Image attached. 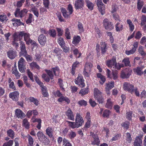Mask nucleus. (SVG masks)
Returning <instances> with one entry per match:
<instances>
[{
  "label": "nucleus",
  "mask_w": 146,
  "mask_h": 146,
  "mask_svg": "<svg viewBox=\"0 0 146 146\" xmlns=\"http://www.w3.org/2000/svg\"><path fill=\"white\" fill-rule=\"evenodd\" d=\"M12 21L15 22L14 23H13V25H20L23 24V23L21 22L20 19H17L15 18L13 19L12 20Z\"/></svg>",
  "instance_id": "79ce46f5"
},
{
  "label": "nucleus",
  "mask_w": 146,
  "mask_h": 146,
  "mask_svg": "<svg viewBox=\"0 0 146 146\" xmlns=\"http://www.w3.org/2000/svg\"><path fill=\"white\" fill-rule=\"evenodd\" d=\"M29 99L30 101L33 102L36 106H38L39 104L38 101L36 99L31 97L29 98Z\"/></svg>",
  "instance_id": "603ef678"
},
{
  "label": "nucleus",
  "mask_w": 146,
  "mask_h": 146,
  "mask_svg": "<svg viewBox=\"0 0 146 146\" xmlns=\"http://www.w3.org/2000/svg\"><path fill=\"white\" fill-rule=\"evenodd\" d=\"M92 67L93 65L91 62H88L86 63L83 71L85 77H88L89 76Z\"/></svg>",
  "instance_id": "7ed1b4c3"
},
{
  "label": "nucleus",
  "mask_w": 146,
  "mask_h": 146,
  "mask_svg": "<svg viewBox=\"0 0 146 146\" xmlns=\"http://www.w3.org/2000/svg\"><path fill=\"white\" fill-rule=\"evenodd\" d=\"M85 2L88 8L90 10H92L94 6L93 4L88 0H86Z\"/></svg>",
  "instance_id": "58836bf2"
},
{
  "label": "nucleus",
  "mask_w": 146,
  "mask_h": 146,
  "mask_svg": "<svg viewBox=\"0 0 146 146\" xmlns=\"http://www.w3.org/2000/svg\"><path fill=\"white\" fill-rule=\"evenodd\" d=\"M22 38L23 36L25 41L26 42L27 44H29L30 43L31 45L34 46H36V42L33 40L31 39L30 38L29 34L25 33L23 31H22Z\"/></svg>",
  "instance_id": "20e7f679"
},
{
  "label": "nucleus",
  "mask_w": 146,
  "mask_h": 146,
  "mask_svg": "<svg viewBox=\"0 0 146 146\" xmlns=\"http://www.w3.org/2000/svg\"><path fill=\"white\" fill-rule=\"evenodd\" d=\"M37 136L38 140L42 145L47 146L49 144L50 142L49 139L42 132L38 131L37 133Z\"/></svg>",
  "instance_id": "f257e3e1"
},
{
  "label": "nucleus",
  "mask_w": 146,
  "mask_h": 146,
  "mask_svg": "<svg viewBox=\"0 0 146 146\" xmlns=\"http://www.w3.org/2000/svg\"><path fill=\"white\" fill-rule=\"evenodd\" d=\"M8 57L11 59H13L17 56V52L14 50H10L7 52Z\"/></svg>",
  "instance_id": "dca6fc26"
},
{
  "label": "nucleus",
  "mask_w": 146,
  "mask_h": 146,
  "mask_svg": "<svg viewBox=\"0 0 146 146\" xmlns=\"http://www.w3.org/2000/svg\"><path fill=\"white\" fill-rule=\"evenodd\" d=\"M126 140L127 143H130L132 140L131 135L129 133H125Z\"/></svg>",
  "instance_id": "4c0bfd02"
},
{
  "label": "nucleus",
  "mask_w": 146,
  "mask_h": 146,
  "mask_svg": "<svg viewBox=\"0 0 146 146\" xmlns=\"http://www.w3.org/2000/svg\"><path fill=\"white\" fill-rule=\"evenodd\" d=\"M110 113V112L109 110H106L104 111L102 116L104 117H108Z\"/></svg>",
  "instance_id": "5fc2aeb1"
},
{
  "label": "nucleus",
  "mask_w": 146,
  "mask_h": 146,
  "mask_svg": "<svg viewBox=\"0 0 146 146\" xmlns=\"http://www.w3.org/2000/svg\"><path fill=\"white\" fill-rule=\"evenodd\" d=\"M132 72V70L129 68L123 69L121 71L120 77L123 79H127L131 75Z\"/></svg>",
  "instance_id": "39448f33"
},
{
  "label": "nucleus",
  "mask_w": 146,
  "mask_h": 146,
  "mask_svg": "<svg viewBox=\"0 0 146 146\" xmlns=\"http://www.w3.org/2000/svg\"><path fill=\"white\" fill-rule=\"evenodd\" d=\"M58 101L60 103H62L63 101H65L67 104H68L70 103V100L66 97L64 96L63 95L58 99Z\"/></svg>",
  "instance_id": "a878e982"
},
{
  "label": "nucleus",
  "mask_w": 146,
  "mask_h": 146,
  "mask_svg": "<svg viewBox=\"0 0 146 146\" xmlns=\"http://www.w3.org/2000/svg\"><path fill=\"white\" fill-rule=\"evenodd\" d=\"M27 12L28 10L26 9L20 11L19 8H17L14 13V15L15 17H19L22 18L26 15Z\"/></svg>",
  "instance_id": "0eeeda50"
},
{
  "label": "nucleus",
  "mask_w": 146,
  "mask_h": 146,
  "mask_svg": "<svg viewBox=\"0 0 146 146\" xmlns=\"http://www.w3.org/2000/svg\"><path fill=\"white\" fill-rule=\"evenodd\" d=\"M58 42L59 44L61 47H63V46L65 44V42L63 38L61 37L59 38Z\"/></svg>",
  "instance_id": "4d7b16f0"
},
{
  "label": "nucleus",
  "mask_w": 146,
  "mask_h": 146,
  "mask_svg": "<svg viewBox=\"0 0 146 146\" xmlns=\"http://www.w3.org/2000/svg\"><path fill=\"white\" fill-rule=\"evenodd\" d=\"M13 143V141L9 140L8 142L5 143L3 145V146H12Z\"/></svg>",
  "instance_id": "774afa93"
},
{
  "label": "nucleus",
  "mask_w": 146,
  "mask_h": 146,
  "mask_svg": "<svg viewBox=\"0 0 146 146\" xmlns=\"http://www.w3.org/2000/svg\"><path fill=\"white\" fill-rule=\"evenodd\" d=\"M65 114L68 119L72 121L74 120V115L72 111L69 108V109L66 111Z\"/></svg>",
  "instance_id": "4468645a"
},
{
  "label": "nucleus",
  "mask_w": 146,
  "mask_h": 146,
  "mask_svg": "<svg viewBox=\"0 0 146 146\" xmlns=\"http://www.w3.org/2000/svg\"><path fill=\"white\" fill-rule=\"evenodd\" d=\"M133 71L134 72L136 73L137 75L141 76L143 73V71H142L141 68L140 67H137V68L133 69Z\"/></svg>",
  "instance_id": "2f4dec72"
},
{
  "label": "nucleus",
  "mask_w": 146,
  "mask_h": 146,
  "mask_svg": "<svg viewBox=\"0 0 146 146\" xmlns=\"http://www.w3.org/2000/svg\"><path fill=\"white\" fill-rule=\"evenodd\" d=\"M30 65L31 68L32 69L34 68H36L37 69H40V67L35 62H32L30 64Z\"/></svg>",
  "instance_id": "49530a36"
},
{
  "label": "nucleus",
  "mask_w": 146,
  "mask_h": 146,
  "mask_svg": "<svg viewBox=\"0 0 146 146\" xmlns=\"http://www.w3.org/2000/svg\"><path fill=\"white\" fill-rule=\"evenodd\" d=\"M143 5V2L140 0H138L137 3V8L139 10H140Z\"/></svg>",
  "instance_id": "13d9d810"
},
{
  "label": "nucleus",
  "mask_w": 146,
  "mask_h": 146,
  "mask_svg": "<svg viewBox=\"0 0 146 146\" xmlns=\"http://www.w3.org/2000/svg\"><path fill=\"white\" fill-rule=\"evenodd\" d=\"M114 82H111L106 84L105 90L106 91H109L114 87Z\"/></svg>",
  "instance_id": "393cba45"
},
{
  "label": "nucleus",
  "mask_w": 146,
  "mask_h": 146,
  "mask_svg": "<svg viewBox=\"0 0 146 146\" xmlns=\"http://www.w3.org/2000/svg\"><path fill=\"white\" fill-rule=\"evenodd\" d=\"M142 137L141 136H137L133 142L134 146H142Z\"/></svg>",
  "instance_id": "ddd939ff"
},
{
  "label": "nucleus",
  "mask_w": 146,
  "mask_h": 146,
  "mask_svg": "<svg viewBox=\"0 0 146 146\" xmlns=\"http://www.w3.org/2000/svg\"><path fill=\"white\" fill-rule=\"evenodd\" d=\"M141 26L145 25L146 24V16L143 15L141 16Z\"/></svg>",
  "instance_id": "3c124183"
},
{
  "label": "nucleus",
  "mask_w": 146,
  "mask_h": 146,
  "mask_svg": "<svg viewBox=\"0 0 146 146\" xmlns=\"http://www.w3.org/2000/svg\"><path fill=\"white\" fill-rule=\"evenodd\" d=\"M133 112L131 111L127 112L126 114V118L128 120H130L131 119L132 117V114Z\"/></svg>",
  "instance_id": "8fccbe9b"
},
{
  "label": "nucleus",
  "mask_w": 146,
  "mask_h": 146,
  "mask_svg": "<svg viewBox=\"0 0 146 146\" xmlns=\"http://www.w3.org/2000/svg\"><path fill=\"white\" fill-rule=\"evenodd\" d=\"M84 81L82 76L79 75L78 77L75 79V82L76 84L78 85L81 87H83L85 86Z\"/></svg>",
  "instance_id": "9b49d317"
},
{
  "label": "nucleus",
  "mask_w": 146,
  "mask_h": 146,
  "mask_svg": "<svg viewBox=\"0 0 146 146\" xmlns=\"http://www.w3.org/2000/svg\"><path fill=\"white\" fill-rule=\"evenodd\" d=\"M96 75L97 77L100 78L101 80V81H100V83L102 85H103L106 80L105 76L102 75L101 74L99 73H97Z\"/></svg>",
  "instance_id": "c756f323"
},
{
  "label": "nucleus",
  "mask_w": 146,
  "mask_h": 146,
  "mask_svg": "<svg viewBox=\"0 0 146 146\" xmlns=\"http://www.w3.org/2000/svg\"><path fill=\"white\" fill-rule=\"evenodd\" d=\"M18 68L19 71L21 73L25 71V61L24 59L21 57L18 62Z\"/></svg>",
  "instance_id": "423d86ee"
},
{
  "label": "nucleus",
  "mask_w": 146,
  "mask_h": 146,
  "mask_svg": "<svg viewBox=\"0 0 146 146\" xmlns=\"http://www.w3.org/2000/svg\"><path fill=\"white\" fill-rule=\"evenodd\" d=\"M46 131L47 135L50 137L51 138L52 137L54 130L52 127H48L46 129Z\"/></svg>",
  "instance_id": "c85d7f7f"
},
{
  "label": "nucleus",
  "mask_w": 146,
  "mask_h": 146,
  "mask_svg": "<svg viewBox=\"0 0 146 146\" xmlns=\"http://www.w3.org/2000/svg\"><path fill=\"white\" fill-rule=\"evenodd\" d=\"M81 40L80 37L79 36H75L73 38L72 43L76 45L78 44Z\"/></svg>",
  "instance_id": "c9c22d12"
},
{
  "label": "nucleus",
  "mask_w": 146,
  "mask_h": 146,
  "mask_svg": "<svg viewBox=\"0 0 146 146\" xmlns=\"http://www.w3.org/2000/svg\"><path fill=\"white\" fill-rule=\"evenodd\" d=\"M121 125L124 128L127 129L129 128V127L130 125V123L127 121H126L122 123Z\"/></svg>",
  "instance_id": "e2e57ef3"
},
{
  "label": "nucleus",
  "mask_w": 146,
  "mask_h": 146,
  "mask_svg": "<svg viewBox=\"0 0 146 146\" xmlns=\"http://www.w3.org/2000/svg\"><path fill=\"white\" fill-rule=\"evenodd\" d=\"M112 106L113 104L111 101V99L110 98L108 99L107 100V103L106 104V107L108 108L111 109Z\"/></svg>",
  "instance_id": "37998d69"
},
{
  "label": "nucleus",
  "mask_w": 146,
  "mask_h": 146,
  "mask_svg": "<svg viewBox=\"0 0 146 146\" xmlns=\"http://www.w3.org/2000/svg\"><path fill=\"white\" fill-rule=\"evenodd\" d=\"M101 52L104 54L106 52L107 50V44L105 42H102L100 43Z\"/></svg>",
  "instance_id": "bb28decb"
},
{
  "label": "nucleus",
  "mask_w": 146,
  "mask_h": 146,
  "mask_svg": "<svg viewBox=\"0 0 146 146\" xmlns=\"http://www.w3.org/2000/svg\"><path fill=\"white\" fill-rule=\"evenodd\" d=\"M78 103L81 106H86L87 104V102L84 100H81L79 101L78 102Z\"/></svg>",
  "instance_id": "69168bd1"
},
{
  "label": "nucleus",
  "mask_w": 146,
  "mask_h": 146,
  "mask_svg": "<svg viewBox=\"0 0 146 146\" xmlns=\"http://www.w3.org/2000/svg\"><path fill=\"white\" fill-rule=\"evenodd\" d=\"M88 88H86L85 89H82L80 91L79 93L81 94L82 95H84L87 94L88 92Z\"/></svg>",
  "instance_id": "6e6d98bb"
},
{
  "label": "nucleus",
  "mask_w": 146,
  "mask_h": 146,
  "mask_svg": "<svg viewBox=\"0 0 146 146\" xmlns=\"http://www.w3.org/2000/svg\"><path fill=\"white\" fill-rule=\"evenodd\" d=\"M83 0H77L75 4V7L76 9H78L82 8L84 6Z\"/></svg>",
  "instance_id": "412c9836"
},
{
  "label": "nucleus",
  "mask_w": 146,
  "mask_h": 146,
  "mask_svg": "<svg viewBox=\"0 0 146 146\" xmlns=\"http://www.w3.org/2000/svg\"><path fill=\"white\" fill-rule=\"evenodd\" d=\"M19 93L17 91H16L9 94V96L13 100L17 101L18 99Z\"/></svg>",
  "instance_id": "f3484780"
},
{
  "label": "nucleus",
  "mask_w": 146,
  "mask_h": 146,
  "mask_svg": "<svg viewBox=\"0 0 146 146\" xmlns=\"http://www.w3.org/2000/svg\"><path fill=\"white\" fill-rule=\"evenodd\" d=\"M20 42L21 43L20 44L21 51L20 53V55L23 56L26 54H27V52L26 50L25 45L24 43L22 42Z\"/></svg>",
  "instance_id": "6ab92c4d"
},
{
  "label": "nucleus",
  "mask_w": 146,
  "mask_h": 146,
  "mask_svg": "<svg viewBox=\"0 0 146 146\" xmlns=\"http://www.w3.org/2000/svg\"><path fill=\"white\" fill-rule=\"evenodd\" d=\"M66 121L68 123L69 125L72 128H78L75 122H70L67 121Z\"/></svg>",
  "instance_id": "864d4df0"
},
{
  "label": "nucleus",
  "mask_w": 146,
  "mask_h": 146,
  "mask_svg": "<svg viewBox=\"0 0 146 146\" xmlns=\"http://www.w3.org/2000/svg\"><path fill=\"white\" fill-rule=\"evenodd\" d=\"M12 74L15 75L17 79L20 78L21 74L19 72L16 67H14L12 70Z\"/></svg>",
  "instance_id": "7c9ffc66"
},
{
  "label": "nucleus",
  "mask_w": 146,
  "mask_h": 146,
  "mask_svg": "<svg viewBox=\"0 0 146 146\" xmlns=\"http://www.w3.org/2000/svg\"><path fill=\"white\" fill-rule=\"evenodd\" d=\"M22 125L26 129H29V128L30 123L27 119L25 118L23 121Z\"/></svg>",
  "instance_id": "72a5a7b5"
},
{
  "label": "nucleus",
  "mask_w": 146,
  "mask_h": 146,
  "mask_svg": "<svg viewBox=\"0 0 146 146\" xmlns=\"http://www.w3.org/2000/svg\"><path fill=\"white\" fill-rule=\"evenodd\" d=\"M49 33L51 36L53 37H55L56 36V32L55 29H52L50 30L49 31Z\"/></svg>",
  "instance_id": "0e129e2a"
},
{
  "label": "nucleus",
  "mask_w": 146,
  "mask_h": 146,
  "mask_svg": "<svg viewBox=\"0 0 146 146\" xmlns=\"http://www.w3.org/2000/svg\"><path fill=\"white\" fill-rule=\"evenodd\" d=\"M61 12H62L63 17L65 18H68L70 15L69 12H68L66 9L63 8H62L60 9Z\"/></svg>",
  "instance_id": "cd10ccee"
},
{
  "label": "nucleus",
  "mask_w": 146,
  "mask_h": 146,
  "mask_svg": "<svg viewBox=\"0 0 146 146\" xmlns=\"http://www.w3.org/2000/svg\"><path fill=\"white\" fill-rule=\"evenodd\" d=\"M133 88V85L127 82H125L123 85V88L124 90L128 91L130 93L133 92L132 90Z\"/></svg>",
  "instance_id": "9d476101"
},
{
  "label": "nucleus",
  "mask_w": 146,
  "mask_h": 146,
  "mask_svg": "<svg viewBox=\"0 0 146 146\" xmlns=\"http://www.w3.org/2000/svg\"><path fill=\"white\" fill-rule=\"evenodd\" d=\"M74 54L76 55V57L78 58L80 57L81 55V53H79L77 49H75L73 50Z\"/></svg>",
  "instance_id": "338daca9"
},
{
  "label": "nucleus",
  "mask_w": 146,
  "mask_h": 146,
  "mask_svg": "<svg viewBox=\"0 0 146 146\" xmlns=\"http://www.w3.org/2000/svg\"><path fill=\"white\" fill-rule=\"evenodd\" d=\"M27 72L28 76L30 78L31 80L33 82L34 81V79L33 78V76L32 73L30 71L29 69H27Z\"/></svg>",
  "instance_id": "bf43d9fd"
},
{
  "label": "nucleus",
  "mask_w": 146,
  "mask_h": 146,
  "mask_svg": "<svg viewBox=\"0 0 146 146\" xmlns=\"http://www.w3.org/2000/svg\"><path fill=\"white\" fill-rule=\"evenodd\" d=\"M84 122V121L82 117L80 115L77 113L76 117L75 123L78 127L82 126Z\"/></svg>",
  "instance_id": "f8f14e48"
},
{
  "label": "nucleus",
  "mask_w": 146,
  "mask_h": 146,
  "mask_svg": "<svg viewBox=\"0 0 146 146\" xmlns=\"http://www.w3.org/2000/svg\"><path fill=\"white\" fill-rule=\"evenodd\" d=\"M29 16L28 17L26 23L27 24L31 23L32 21V19H33V15L31 13H29Z\"/></svg>",
  "instance_id": "de8ad7c7"
},
{
  "label": "nucleus",
  "mask_w": 146,
  "mask_h": 146,
  "mask_svg": "<svg viewBox=\"0 0 146 146\" xmlns=\"http://www.w3.org/2000/svg\"><path fill=\"white\" fill-rule=\"evenodd\" d=\"M96 4L99 11L102 15H104L105 13V5L102 3V0H97Z\"/></svg>",
  "instance_id": "1a4fd4ad"
},
{
  "label": "nucleus",
  "mask_w": 146,
  "mask_h": 146,
  "mask_svg": "<svg viewBox=\"0 0 146 146\" xmlns=\"http://www.w3.org/2000/svg\"><path fill=\"white\" fill-rule=\"evenodd\" d=\"M94 98L99 104L103 102L104 99L102 97V92L97 88H95L94 90Z\"/></svg>",
  "instance_id": "f03ea898"
},
{
  "label": "nucleus",
  "mask_w": 146,
  "mask_h": 146,
  "mask_svg": "<svg viewBox=\"0 0 146 146\" xmlns=\"http://www.w3.org/2000/svg\"><path fill=\"white\" fill-rule=\"evenodd\" d=\"M42 78L46 82H49L50 80V78L45 74H43L42 76Z\"/></svg>",
  "instance_id": "680f3d73"
},
{
  "label": "nucleus",
  "mask_w": 146,
  "mask_h": 146,
  "mask_svg": "<svg viewBox=\"0 0 146 146\" xmlns=\"http://www.w3.org/2000/svg\"><path fill=\"white\" fill-rule=\"evenodd\" d=\"M103 25L105 29L107 30L110 31L113 29V25L109 21L108 19H105L103 21Z\"/></svg>",
  "instance_id": "6e6552de"
},
{
  "label": "nucleus",
  "mask_w": 146,
  "mask_h": 146,
  "mask_svg": "<svg viewBox=\"0 0 146 146\" xmlns=\"http://www.w3.org/2000/svg\"><path fill=\"white\" fill-rule=\"evenodd\" d=\"M116 62V59L113 57L111 60L108 61L106 64L108 67L112 68V67H113V66L115 65ZM111 69L112 70H114L112 68H111Z\"/></svg>",
  "instance_id": "4be33fe9"
},
{
  "label": "nucleus",
  "mask_w": 146,
  "mask_h": 146,
  "mask_svg": "<svg viewBox=\"0 0 146 146\" xmlns=\"http://www.w3.org/2000/svg\"><path fill=\"white\" fill-rule=\"evenodd\" d=\"M31 11L33 13V14L37 17L39 16V13L37 8L35 7H33L31 9Z\"/></svg>",
  "instance_id": "e433bc0d"
},
{
  "label": "nucleus",
  "mask_w": 146,
  "mask_h": 146,
  "mask_svg": "<svg viewBox=\"0 0 146 146\" xmlns=\"http://www.w3.org/2000/svg\"><path fill=\"white\" fill-rule=\"evenodd\" d=\"M7 133L8 136L13 139L14 137L15 134L14 132L12 129H9L7 131Z\"/></svg>",
  "instance_id": "a19ab883"
},
{
  "label": "nucleus",
  "mask_w": 146,
  "mask_h": 146,
  "mask_svg": "<svg viewBox=\"0 0 146 146\" xmlns=\"http://www.w3.org/2000/svg\"><path fill=\"white\" fill-rule=\"evenodd\" d=\"M42 94L44 97H47L48 93L47 92V88L45 86H44L41 88Z\"/></svg>",
  "instance_id": "ea45409f"
},
{
  "label": "nucleus",
  "mask_w": 146,
  "mask_h": 146,
  "mask_svg": "<svg viewBox=\"0 0 146 146\" xmlns=\"http://www.w3.org/2000/svg\"><path fill=\"white\" fill-rule=\"evenodd\" d=\"M65 36L67 39L71 38V34L70 30L68 28H66L65 30Z\"/></svg>",
  "instance_id": "09e8293b"
},
{
  "label": "nucleus",
  "mask_w": 146,
  "mask_h": 146,
  "mask_svg": "<svg viewBox=\"0 0 146 146\" xmlns=\"http://www.w3.org/2000/svg\"><path fill=\"white\" fill-rule=\"evenodd\" d=\"M15 113L17 117L21 119H22L25 116V115L24 113L19 109H17L15 110Z\"/></svg>",
  "instance_id": "aec40b11"
},
{
  "label": "nucleus",
  "mask_w": 146,
  "mask_h": 146,
  "mask_svg": "<svg viewBox=\"0 0 146 146\" xmlns=\"http://www.w3.org/2000/svg\"><path fill=\"white\" fill-rule=\"evenodd\" d=\"M122 62L124 63L125 65L126 66H129L131 67V66L129 59L128 58L124 59L122 60Z\"/></svg>",
  "instance_id": "c03bdc74"
},
{
  "label": "nucleus",
  "mask_w": 146,
  "mask_h": 146,
  "mask_svg": "<svg viewBox=\"0 0 146 146\" xmlns=\"http://www.w3.org/2000/svg\"><path fill=\"white\" fill-rule=\"evenodd\" d=\"M51 69L52 71H53L55 76H58L59 75L60 70L58 67L56 66L54 68H52Z\"/></svg>",
  "instance_id": "f704fd0d"
},
{
  "label": "nucleus",
  "mask_w": 146,
  "mask_h": 146,
  "mask_svg": "<svg viewBox=\"0 0 146 146\" xmlns=\"http://www.w3.org/2000/svg\"><path fill=\"white\" fill-rule=\"evenodd\" d=\"M133 92H131V94H133L134 93L135 94L137 97H139L140 96V94L138 89L137 88H133L132 90Z\"/></svg>",
  "instance_id": "052dcab7"
},
{
  "label": "nucleus",
  "mask_w": 146,
  "mask_h": 146,
  "mask_svg": "<svg viewBox=\"0 0 146 146\" xmlns=\"http://www.w3.org/2000/svg\"><path fill=\"white\" fill-rule=\"evenodd\" d=\"M22 31L15 33L13 35V41H17L21 40L22 39Z\"/></svg>",
  "instance_id": "a211bd4d"
},
{
  "label": "nucleus",
  "mask_w": 146,
  "mask_h": 146,
  "mask_svg": "<svg viewBox=\"0 0 146 146\" xmlns=\"http://www.w3.org/2000/svg\"><path fill=\"white\" fill-rule=\"evenodd\" d=\"M100 141L97 135L94 136L93 139L91 141V144L92 145H99L100 144Z\"/></svg>",
  "instance_id": "b1692460"
},
{
  "label": "nucleus",
  "mask_w": 146,
  "mask_h": 146,
  "mask_svg": "<svg viewBox=\"0 0 146 146\" xmlns=\"http://www.w3.org/2000/svg\"><path fill=\"white\" fill-rule=\"evenodd\" d=\"M38 40L40 45H44L46 42V37L43 35H40L38 37Z\"/></svg>",
  "instance_id": "2eb2a0df"
},
{
  "label": "nucleus",
  "mask_w": 146,
  "mask_h": 146,
  "mask_svg": "<svg viewBox=\"0 0 146 146\" xmlns=\"http://www.w3.org/2000/svg\"><path fill=\"white\" fill-rule=\"evenodd\" d=\"M115 30L117 32H120L123 29V25L122 22H117L115 25Z\"/></svg>",
  "instance_id": "5701e85b"
},
{
  "label": "nucleus",
  "mask_w": 146,
  "mask_h": 146,
  "mask_svg": "<svg viewBox=\"0 0 146 146\" xmlns=\"http://www.w3.org/2000/svg\"><path fill=\"white\" fill-rule=\"evenodd\" d=\"M45 71L48 76L50 79L52 80L54 78V75L52 73V70H45Z\"/></svg>",
  "instance_id": "a18cd8bd"
},
{
  "label": "nucleus",
  "mask_w": 146,
  "mask_h": 146,
  "mask_svg": "<svg viewBox=\"0 0 146 146\" xmlns=\"http://www.w3.org/2000/svg\"><path fill=\"white\" fill-rule=\"evenodd\" d=\"M27 137L28 141V146H33V143L34 142L33 138L30 135H28Z\"/></svg>",
  "instance_id": "473e14b6"
}]
</instances>
